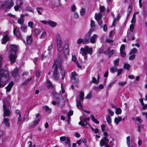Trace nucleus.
I'll list each match as a JSON object with an SVG mask.
<instances>
[{
  "label": "nucleus",
  "instance_id": "1",
  "mask_svg": "<svg viewBox=\"0 0 147 147\" xmlns=\"http://www.w3.org/2000/svg\"><path fill=\"white\" fill-rule=\"evenodd\" d=\"M58 67H59L60 70V73L63 76L62 79H63L65 76V72L62 67L61 61L59 59H55L52 69L54 71L53 76L54 80H57L59 78L57 73Z\"/></svg>",
  "mask_w": 147,
  "mask_h": 147
},
{
  "label": "nucleus",
  "instance_id": "2",
  "mask_svg": "<svg viewBox=\"0 0 147 147\" xmlns=\"http://www.w3.org/2000/svg\"><path fill=\"white\" fill-rule=\"evenodd\" d=\"M9 79V76L1 75V74H0V88L4 87Z\"/></svg>",
  "mask_w": 147,
  "mask_h": 147
},
{
  "label": "nucleus",
  "instance_id": "3",
  "mask_svg": "<svg viewBox=\"0 0 147 147\" xmlns=\"http://www.w3.org/2000/svg\"><path fill=\"white\" fill-rule=\"evenodd\" d=\"M9 104L8 102L6 103L4 101L3 102V107L4 110L3 116L5 117L6 116H9L11 115V113L10 110L8 109Z\"/></svg>",
  "mask_w": 147,
  "mask_h": 147
},
{
  "label": "nucleus",
  "instance_id": "4",
  "mask_svg": "<svg viewBox=\"0 0 147 147\" xmlns=\"http://www.w3.org/2000/svg\"><path fill=\"white\" fill-rule=\"evenodd\" d=\"M56 40L57 51L61 52L63 50V48L61 46L62 41L60 35L58 34H57L56 36Z\"/></svg>",
  "mask_w": 147,
  "mask_h": 147
},
{
  "label": "nucleus",
  "instance_id": "5",
  "mask_svg": "<svg viewBox=\"0 0 147 147\" xmlns=\"http://www.w3.org/2000/svg\"><path fill=\"white\" fill-rule=\"evenodd\" d=\"M3 59V57L2 55L0 54V74H1V75L9 76V72L7 70L1 68V67L2 65V60Z\"/></svg>",
  "mask_w": 147,
  "mask_h": 147
},
{
  "label": "nucleus",
  "instance_id": "6",
  "mask_svg": "<svg viewBox=\"0 0 147 147\" xmlns=\"http://www.w3.org/2000/svg\"><path fill=\"white\" fill-rule=\"evenodd\" d=\"M89 48L88 46H85L84 48L82 47L80 49V53L84 56L85 60H86L87 57V55H86V51L89 49Z\"/></svg>",
  "mask_w": 147,
  "mask_h": 147
},
{
  "label": "nucleus",
  "instance_id": "7",
  "mask_svg": "<svg viewBox=\"0 0 147 147\" xmlns=\"http://www.w3.org/2000/svg\"><path fill=\"white\" fill-rule=\"evenodd\" d=\"M17 56L16 53H10L9 55V59L10 62V63L12 65L16 61Z\"/></svg>",
  "mask_w": 147,
  "mask_h": 147
},
{
  "label": "nucleus",
  "instance_id": "8",
  "mask_svg": "<svg viewBox=\"0 0 147 147\" xmlns=\"http://www.w3.org/2000/svg\"><path fill=\"white\" fill-rule=\"evenodd\" d=\"M13 32L18 38L20 40L22 39V37L20 33V30L18 27H15L13 29Z\"/></svg>",
  "mask_w": 147,
  "mask_h": 147
},
{
  "label": "nucleus",
  "instance_id": "9",
  "mask_svg": "<svg viewBox=\"0 0 147 147\" xmlns=\"http://www.w3.org/2000/svg\"><path fill=\"white\" fill-rule=\"evenodd\" d=\"M69 45L68 44H65L64 47L63 54L65 58H67L69 55Z\"/></svg>",
  "mask_w": 147,
  "mask_h": 147
},
{
  "label": "nucleus",
  "instance_id": "10",
  "mask_svg": "<svg viewBox=\"0 0 147 147\" xmlns=\"http://www.w3.org/2000/svg\"><path fill=\"white\" fill-rule=\"evenodd\" d=\"M60 96L59 94H56L54 96L55 100H53L52 102V103L53 105H59L60 104V100L58 97Z\"/></svg>",
  "mask_w": 147,
  "mask_h": 147
},
{
  "label": "nucleus",
  "instance_id": "11",
  "mask_svg": "<svg viewBox=\"0 0 147 147\" xmlns=\"http://www.w3.org/2000/svg\"><path fill=\"white\" fill-rule=\"evenodd\" d=\"M60 140L62 141H65V143L66 144H67L68 147H71L70 144V140L68 138H66L65 136H61L60 138Z\"/></svg>",
  "mask_w": 147,
  "mask_h": 147
},
{
  "label": "nucleus",
  "instance_id": "12",
  "mask_svg": "<svg viewBox=\"0 0 147 147\" xmlns=\"http://www.w3.org/2000/svg\"><path fill=\"white\" fill-rule=\"evenodd\" d=\"M91 33V32H88V33L86 34L85 37L83 39L84 40V44H88L90 42V41H89V38Z\"/></svg>",
  "mask_w": 147,
  "mask_h": 147
},
{
  "label": "nucleus",
  "instance_id": "13",
  "mask_svg": "<svg viewBox=\"0 0 147 147\" xmlns=\"http://www.w3.org/2000/svg\"><path fill=\"white\" fill-rule=\"evenodd\" d=\"M109 140L107 138H103L100 140V145L101 147L103 146L104 145L107 144H108Z\"/></svg>",
  "mask_w": 147,
  "mask_h": 147
},
{
  "label": "nucleus",
  "instance_id": "14",
  "mask_svg": "<svg viewBox=\"0 0 147 147\" xmlns=\"http://www.w3.org/2000/svg\"><path fill=\"white\" fill-rule=\"evenodd\" d=\"M90 26L91 27L89 32H92L94 31L96 29L95 27V22L93 20H91L90 21Z\"/></svg>",
  "mask_w": 147,
  "mask_h": 147
},
{
  "label": "nucleus",
  "instance_id": "15",
  "mask_svg": "<svg viewBox=\"0 0 147 147\" xmlns=\"http://www.w3.org/2000/svg\"><path fill=\"white\" fill-rule=\"evenodd\" d=\"M14 4L13 1H11V2H9L8 4V5L7 6V5H6V6L5 7H6L5 11L6 12L8 11L10 9L11 7L13 6Z\"/></svg>",
  "mask_w": 147,
  "mask_h": 147
},
{
  "label": "nucleus",
  "instance_id": "16",
  "mask_svg": "<svg viewBox=\"0 0 147 147\" xmlns=\"http://www.w3.org/2000/svg\"><path fill=\"white\" fill-rule=\"evenodd\" d=\"M98 36L96 34H94L90 38V42L92 44L95 43L97 39Z\"/></svg>",
  "mask_w": 147,
  "mask_h": 147
},
{
  "label": "nucleus",
  "instance_id": "17",
  "mask_svg": "<svg viewBox=\"0 0 147 147\" xmlns=\"http://www.w3.org/2000/svg\"><path fill=\"white\" fill-rule=\"evenodd\" d=\"M9 37L7 35H5L2 39L1 43L3 44H5L6 42L9 40Z\"/></svg>",
  "mask_w": 147,
  "mask_h": 147
},
{
  "label": "nucleus",
  "instance_id": "18",
  "mask_svg": "<svg viewBox=\"0 0 147 147\" xmlns=\"http://www.w3.org/2000/svg\"><path fill=\"white\" fill-rule=\"evenodd\" d=\"M10 53H16V51L17 49V47L16 46L13 45H11L10 46Z\"/></svg>",
  "mask_w": 147,
  "mask_h": 147
},
{
  "label": "nucleus",
  "instance_id": "19",
  "mask_svg": "<svg viewBox=\"0 0 147 147\" xmlns=\"http://www.w3.org/2000/svg\"><path fill=\"white\" fill-rule=\"evenodd\" d=\"M13 84V82H11L8 84L7 86L5 87V88L6 89L7 92H9L11 90Z\"/></svg>",
  "mask_w": 147,
  "mask_h": 147
},
{
  "label": "nucleus",
  "instance_id": "20",
  "mask_svg": "<svg viewBox=\"0 0 147 147\" xmlns=\"http://www.w3.org/2000/svg\"><path fill=\"white\" fill-rule=\"evenodd\" d=\"M40 120V119H38L37 120H35L34 122L30 125V128H32L37 125Z\"/></svg>",
  "mask_w": 147,
  "mask_h": 147
},
{
  "label": "nucleus",
  "instance_id": "21",
  "mask_svg": "<svg viewBox=\"0 0 147 147\" xmlns=\"http://www.w3.org/2000/svg\"><path fill=\"white\" fill-rule=\"evenodd\" d=\"M47 24L53 27H55L57 25L56 23L51 20L47 21Z\"/></svg>",
  "mask_w": 147,
  "mask_h": 147
},
{
  "label": "nucleus",
  "instance_id": "22",
  "mask_svg": "<svg viewBox=\"0 0 147 147\" xmlns=\"http://www.w3.org/2000/svg\"><path fill=\"white\" fill-rule=\"evenodd\" d=\"M102 14L100 13H96L94 16V18L96 20H100L101 18Z\"/></svg>",
  "mask_w": 147,
  "mask_h": 147
},
{
  "label": "nucleus",
  "instance_id": "23",
  "mask_svg": "<svg viewBox=\"0 0 147 147\" xmlns=\"http://www.w3.org/2000/svg\"><path fill=\"white\" fill-rule=\"evenodd\" d=\"M3 123H4L6 126L9 127L10 126V124L9 121V120L7 118L4 117Z\"/></svg>",
  "mask_w": 147,
  "mask_h": 147
},
{
  "label": "nucleus",
  "instance_id": "24",
  "mask_svg": "<svg viewBox=\"0 0 147 147\" xmlns=\"http://www.w3.org/2000/svg\"><path fill=\"white\" fill-rule=\"evenodd\" d=\"M32 41V36L31 35L29 36L26 37V42L29 44L31 43Z\"/></svg>",
  "mask_w": 147,
  "mask_h": 147
},
{
  "label": "nucleus",
  "instance_id": "25",
  "mask_svg": "<svg viewBox=\"0 0 147 147\" xmlns=\"http://www.w3.org/2000/svg\"><path fill=\"white\" fill-rule=\"evenodd\" d=\"M41 31V29L40 30L38 29H35L34 30V33L35 36H38Z\"/></svg>",
  "mask_w": 147,
  "mask_h": 147
},
{
  "label": "nucleus",
  "instance_id": "26",
  "mask_svg": "<svg viewBox=\"0 0 147 147\" xmlns=\"http://www.w3.org/2000/svg\"><path fill=\"white\" fill-rule=\"evenodd\" d=\"M41 32H42V34L40 37V38H45L46 36V32L42 29H41Z\"/></svg>",
  "mask_w": 147,
  "mask_h": 147
},
{
  "label": "nucleus",
  "instance_id": "27",
  "mask_svg": "<svg viewBox=\"0 0 147 147\" xmlns=\"http://www.w3.org/2000/svg\"><path fill=\"white\" fill-rule=\"evenodd\" d=\"M106 53H107L110 55L115 53V51L113 49L110 50L108 48L107 50L106 51Z\"/></svg>",
  "mask_w": 147,
  "mask_h": 147
},
{
  "label": "nucleus",
  "instance_id": "28",
  "mask_svg": "<svg viewBox=\"0 0 147 147\" xmlns=\"http://www.w3.org/2000/svg\"><path fill=\"white\" fill-rule=\"evenodd\" d=\"M81 101V100H80L79 101H78L77 100H76V106L78 109H79V107H80V109H82L83 106L81 104L80 102Z\"/></svg>",
  "mask_w": 147,
  "mask_h": 147
},
{
  "label": "nucleus",
  "instance_id": "29",
  "mask_svg": "<svg viewBox=\"0 0 147 147\" xmlns=\"http://www.w3.org/2000/svg\"><path fill=\"white\" fill-rule=\"evenodd\" d=\"M78 76L77 74L75 72L73 71L71 73V79L73 80L75 78H77Z\"/></svg>",
  "mask_w": 147,
  "mask_h": 147
},
{
  "label": "nucleus",
  "instance_id": "30",
  "mask_svg": "<svg viewBox=\"0 0 147 147\" xmlns=\"http://www.w3.org/2000/svg\"><path fill=\"white\" fill-rule=\"evenodd\" d=\"M27 27L25 25H22L21 26V30L24 32H27Z\"/></svg>",
  "mask_w": 147,
  "mask_h": 147
},
{
  "label": "nucleus",
  "instance_id": "31",
  "mask_svg": "<svg viewBox=\"0 0 147 147\" xmlns=\"http://www.w3.org/2000/svg\"><path fill=\"white\" fill-rule=\"evenodd\" d=\"M86 118H83L82 117H80V119L81 120H83L84 122L87 124V123L86 122L87 121H89L90 120V118L86 117Z\"/></svg>",
  "mask_w": 147,
  "mask_h": 147
},
{
  "label": "nucleus",
  "instance_id": "32",
  "mask_svg": "<svg viewBox=\"0 0 147 147\" xmlns=\"http://www.w3.org/2000/svg\"><path fill=\"white\" fill-rule=\"evenodd\" d=\"M79 96L80 98V100L82 101L84 99V93L82 91H81L79 93Z\"/></svg>",
  "mask_w": 147,
  "mask_h": 147
},
{
  "label": "nucleus",
  "instance_id": "33",
  "mask_svg": "<svg viewBox=\"0 0 147 147\" xmlns=\"http://www.w3.org/2000/svg\"><path fill=\"white\" fill-rule=\"evenodd\" d=\"M118 69L115 66H113L110 69V70L111 73H113L115 71H117Z\"/></svg>",
  "mask_w": 147,
  "mask_h": 147
},
{
  "label": "nucleus",
  "instance_id": "34",
  "mask_svg": "<svg viewBox=\"0 0 147 147\" xmlns=\"http://www.w3.org/2000/svg\"><path fill=\"white\" fill-rule=\"evenodd\" d=\"M90 116L91 117L92 120L93 121V122H94L95 123H96L97 124H99V121H98L91 114Z\"/></svg>",
  "mask_w": 147,
  "mask_h": 147
},
{
  "label": "nucleus",
  "instance_id": "35",
  "mask_svg": "<svg viewBox=\"0 0 147 147\" xmlns=\"http://www.w3.org/2000/svg\"><path fill=\"white\" fill-rule=\"evenodd\" d=\"M22 117H21V115H19L17 120V123L18 125H20L21 123V121H22Z\"/></svg>",
  "mask_w": 147,
  "mask_h": 147
},
{
  "label": "nucleus",
  "instance_id": "36",
  "mask_svg": "<svg viewBox=\"0 0 147 147\" xmlns=\"http://www.w3.org/2000/svg\"><path fill=\"white\" fill-rule=\"evenodd\" d=\"M106 119L107 123L109 124H110L111 123V118L109 115L107 116Z\"/></svg>",
  "mask_w": 147,
  "mask_h": 147
},
{
  "label": "nucleus",
  "instance_id": "37",
  "mask_svg": "<svg viewBox=\"0 0 147 147\" xmlns=\"http://www.w3.org/2000/svg\"><path fill=\"white\" fill-rule=\"evenodd\" d=\"M7 5L6 2L2 3L0 2V9L1 8H3L6 7Z\"/></svg>",
  "mask_w": 147,
  "mask_h": 147
},
{
  "label": "nucleus",
  "instance_id": "38",
  "mask_svg": "<svg viewBox=\"0 0 147 147\" xmlns=\"http://www.w3.org/2000/svg\"><path fill=\"white\" fill-rule=\"evenodd\" d=\"M18 74V69L17 68H15L14 69L13 72L12 73V74L13 76L15 77Z\"/></svg>",
  "mask_w": 147,
  "mask_h": 147
},
{
  "label": "nucleus",
  "instance_id": "39",
  "mask_svg": "<svg viewBox=\"0 0 147 147\" xmlns=\"http://www.w3.org/2000/svg\"><path fill=\"white\" fill-rule=\"evenodd\" d=\"M138 52L137 50L135 48H134L131 49V51L129 53H131V54H135L137 53Z\"/></svg>",
  "mask_w": 147,
  "mask_h": 147
},
{
  "label": "nucleus",
  "instance_id": "40",
  "mask_svg": "<svg viewBox=\"0 0 147 147\" xmlns=\"http://www.w3.org/2000/svg\"><path fill=\"white\" fill-rule=\"evenodd\" d=\"M130 67L131 66L128 63H124L123 67L124 69H126L127 70H129Z\"/></svg>",
  "mask_w": 147,
  "mask_h": 147
},
{
  "label": "nucleus",
  "instance_id": "41",
  "mask_svg": "<svg viewBox=\"0 0 147 147\" xmlns=\"http://www.w3.org/2000/svg\"><path fill=\"white\" fill-rule=\"evenodd\" d=\"M23 1L21 0H18L16 2L17 5H18L20 7L22 5Z\"/></svg>",
  "mask_w": 147,
  "mask_h": 147
},
{
  "label": "nucleus",
  "instance_id": "42",
  "mask_svg": "<svg viewBox=\"0 0 147 147\" xmlns=\"http://www.w3.org/2000/svg\"><path fill=\"white\" fill-rule=\"evenodd\" d=\"M24 20L22 18L19 19L18 20V23L20 25H24L23 23L24 22Z\"/></svg>",
  "mask_w": 147,
  "mask_h": 147
},
{
  "label": "nucleus",
  "instance_id": "43",
  "mask_svg": "<svg viewBox=\"0 0 147 147\" xmlns=\"http://www.w3.org/2000/svg\"><path fill=\"white\" fill-rule=\"evenodd\" d=\"M122 110L121 109L119 108H117L116 109L115 113L117 115L121 114V113Z\"/></svg>",
  "mask_w": 147,
  "mask_h": 147
},
{
  "label": "nucleus",
  "instance_id": "44",
  "mask_svg": "<svg viewBox=\"0 0 147 147\" xmlns=\"http://www.w3.org/2000/svg\"><path fill=\"white\" fill-rule=\"evenodd\" d=\"M71 10L73 12H75L76 11V8L75 5H73L71 6Z\"/></svg>",
  "mask_w": 147,
  "mask_h": 147
},
{
  "label": "nucleus",
  "instance_id": "45",
  "mask_svg": "<svg viewBox=\"0 0 147 147\" xmlns=\"http://www.w3.org/2000/svg\"><path fill=\"white\" fill-rule=\"evenodd\" d=\"M129 59L130 60H133L135 58L136 55L135 54H131V53H129Z\"/></svg>",
  "mask_w": 147,
  "mask_h": 147
},
{
  "label": "nucleus",
  "instance_id": "46",
  "mask_svg": "<svg viewBox=\"0 0 147 147\" xmlns=\"http://www.w3.org/2000/svg\"><path fill=\"white\" fill-rule=\"evenodd\" d=\"M87 53L90 55H92V48H90L89 49L86 51V55H87Z\"/></svg>",
  "mask_w": 147,
  "mask_h": 147
},
{
  "label": "nucleus",
  "instance_id": "47",
  "mask_svg": "<svg viewBox=\"0 0 147 147\" xmlns=\"http://www.w3.org/2000/svg\"><path fill=\"white\" fill-rule=\"evenodd\" d=\"M28 26L30 27L31 28H33L34 27V23L32 22H29L28 23Z\"/></svg>",
  "mask_w": 147,
  "mask_h": 147
},
{
  "label": "nucleus",
  "instance_id": "48",
  "mask_svg": "<svg viewBox=\"0 0 147 147\" xmlns=\"http://www.w3.org/2000/svg\"><path fill=\"white\" fill-rule=\"evenodd\" d=\"M84 121L83 120H81L79 123V124L83 127L86 126L87 124H86V123H84Z\"/></svg>",
  "mask_w": 147,
  "mask_h": 147
},
{
  "label": "nucleus",
  "instance_id": "49",
  "mask_svg": "<svg viewBox=\"0 0 147 147\" xmlns=\"http://www.w3.org/2000/svg\"><path fill=\"white\" fill-rule=\"evenodd\" d=\"M47 83L48 84L47 87L48 88H53V86L49 80H47Z\"/></svg>",
  "mask_w": 147,
  "mask_h": 147
},
{
  "label": "nucleus",
  "instance_id": "50",
  "mask_svg": "<svg viewBox=\"0 0 147 147\" xmlns=\"http://www.w3.org/2000/svg\"><path fill=\"white\" fill-rule=\"evenodd\" d=\"M85 13V10L84 8H82L80 11V14L82 16L84 15Z\"/></svg>",
  "mask_w": 147,
  "mask_h": 147
},
{
  "label": "nucleus",
  "instance_id": "51",
  "mask_svg": "<svg viewBox=\"0 0 147 147\" xmlns=\"http://www.w3.org/2000/svg\"><path fill=\"white\" fill-rule=\"evenodd\" d=\"M36 10L38 13L40 15H42V13L41 11H42V9L41 7H37L36 8Z\"/></svg>",
  "mask_w": 147,
  "mask_h": 147
},
{
  "label": "nucleus",
  "instance_id": "52",
  "mask_svg": "<svg viewBox=\"0 0 147 147\" xmlns=\"http://www.w3.org/2000/svg\"><path fill=\"white\" fill-rule=\"evenodd\" d=\"M77 43L78 44H80L82 43H84V40L83 39L81 38H79L77 41Z\"/></svg>",
  "mask_w": 147,
  "mask_h": 147
},
{
  "label": "nucleus",
  "instance_id": "53",
  "mask_svg": "<svg viewBox=\"0 0 147 147\" xmlns=\"http://www.w3.org/2000/svg\"><path fill=\"white\" fill-rule=\"evenodd\" d=\"M44 107L45 108L46 111L48 113H49L51 111V109L47 106H45Z\"/></svg>",
  "mask_w": 147,
  "mask_h": 147
},
{
  "label": "nucleus",
  "instance_id": "54",
  "mask_svg": "<svg viewBox=\"0 0 147 147\" xmlns=\"http://www.w3.org/2000/svg\"><path fill=\"white\" fill-rule=\"evenodd\" d=\"M119 59H117L115 60L114 61V66L116 67L117 66L119 65Z\"/></svg>",
  "mask_w": 147,
  "mask_h": 147
},
{
  "label": "nucleus",
  "instance_id": "55",
  "mask_svg": "<svg viewBox=\"0 0 147 147\" xmlns=\"http://www.w3.org/2000/svg\"><path fill=\"white\" fill-rule=\"evenodd\" d=\"M107 111L109 114L111 115V116H112L114 114V112L111 109H107Z\"/></svg>",
  "mask_w": 147,
  "mask_h": 147
},
{
  "label": "nucleus",
  "instance_id": "56",
  "mask_svg": "<svg viewBox=\"0 0 147 147\" xmlns=\"http://www.w3.org/2000/svg\"><path fill=\"white\" fill-rule=\"evenodd\" d=\"M92 82L94 83L98 84V80H97L96 78L94 77H93L92 78Z\"/></svg>",
  "mask_w": 147,
  "mask_h": 147
},
{
  "label": "nucleus",
  "instance_id": "57",
  "mask_svg": "<svg viewBox=\"0 0 147 147\" xmlns=\"http://www.w3.org/2000/svg\"><path fill=\"white\" fill-rule=\"evenodd\" d=\"M61 90L60 91V93L63 94L65 92V90L63 88V86L62 84H61Z\"/></svg>",
  "mask_w": 147,
  "mask_h": 147
},
{
  "label": "nucleus",
  "instance_id": "58",
  "mask_svg": "<svg viewBox=\"0 0 147 147\" xmlns=\"http://www.w3.org/2000/svg\"><path fill=\"white\" fill-rule=\"evenodd\" d=\"M115 82L116 81H113L111 82L109 84V85L108 86V89H110L111 87L113 85V84H114Z\"/></svg>",
  "mask_w": 147,
  "mask_h": 147
},
{
  "label": "nucleus",
  "instance_id": "59",
  "mask_svg": "<svg viewBox=\"0 0 147 147\" xmlns=\"http://www.w3.org/2000/svg\"><path fill=\"white\" fill-rule=\"evenodd\" d=\"M125 46L124 45L122 44L120 48V52H122V51H123L125 49Z\"/></svg>",
  "mask_w": 147,
  "mask_h": 147
},
{
  "label": "nucleus",
  "instance_id": "60",
  "mask_svg": "<svg viewBox=\"0 0 147 147\" xmlns=\"http://www.w3.org/2000/svg\"><path fill=\"white\" fill-rule=\"evenodd\" d=\"M92 97L91 94L90 92L87 96L85 97V98L86 99H89Z\"/></svg>",
  "mask_w": 147,
  "mask_h": 147
},
{
  "label": "nucleus",
  "instance_id": "61",
  "mask_svg": "<svg viewBox=\"0 0 147 147\" xmlns=\"http://www.w3.org/2000/svg\"><path fill=\"white\" fill-rule=\"evenodd\" d=\"M53 45L51 44L49 47L48 49V50L49 51H51L53 49Z\"/></svg>",
  "mask_w": 147,
  "mask_h": 147
},
{
  "label": "nucleus",
  "instance_id": "62",
  "mask_svg": "<svg viewBox=\"0 0 147 147\" xmlns=\"http://www.w3.org/2000/svg\"><path fill=\"white\" fill-rule=\"evenodd\" d=\"M123 71V69H118L117 72V76H119L122 73Z\"/></svg>",
  "mask_w": 147,
  "mask_h": 147
},
{
  "label": "nucleus",
  "instance_id": "63",
  "mask_svg": "<svg viewBox=\"0 0 147 147\" xmlns=\"http://www.w3.org/2000/svg\"><path fill=\"white\" fill-rule=\"evenodd\" d=\"M74 16L75 18L76 19L78 18L79 15L77 13L75 12L74 13Z\"/></svg>",
  "mask_w": 147,
  "mask_h": 147
},
{
  "label": "nucleus",
  "instance_id": "64",
  "mask_svg": "<svg viewBox=\"0 0 147 147\" xmlns=\"http://www.w3.org/2000/svg\"><path fill=\"white\" fill-rule=\"evenodd\" d=\"M100 11L101 12H103L105 10V7L104 6H100Z\"/></svg>",
  "mask_w": 147,
  "mask_h": 147
}]
</instances>
